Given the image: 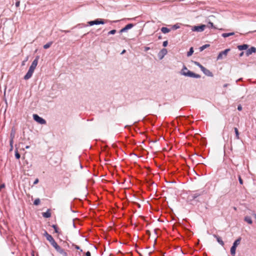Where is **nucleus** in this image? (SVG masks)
Masks as SVG:
<instances>
[{"instance_id":"nucleus-16","label":"nucleus","mask_w":256,"mask_h":256,"mask_svg":"<svg viewBox=\"0 0 256 256\" xmlns=\"http://www.w3.org/2000/svg\"><path fill=\"white\" fill-rule=\"evenodd\" d=\"M42 215L44 218H48L50 217L51 214L50 212V210L48 209L46 212H43L42 214Z\"/></svg>"},{"instance_id":"nucleus-4","label":"nucleus","mask_w":256,"mask_h":256,"mask_svg":"<svg viewBox=\"0 0 256 256\" xmlns=\"http://www.w3.org/2000/svg\"><path fill=\"white\" fill-rule=\"evenodd\" d=\"M106 23L105 20L103 19L98 18L94 20L90 21L88 22V24L90 26H92L94 25H98V24H104Z\"/></svg>"},{"instance_id":"nucleus-14","label":"nucleus","mask_w":256,"mask_h":256,"mask_svg":"<svg viewBox=\"0 0 256 256\" xmlns=\"http://www.w3.org/2000/svg\"><path fill=\"white\" fill-rule=\"evenodd\" d=\"M214 237L216 239L218 242L222 246H224V242L222 240V238L218 236L216 234H214Z\"/></svg>"},{"instance_id":"nucleus-13","label":"nucleus","mask_w":256,"mask_h":256,"mask_svg":"<svg viewBox=\"0 0 256 256\" xmlns=\"http://www.w3.org/2000/svg\"><path fill=\"white\" fill-rule=\"evenodd\" d=\"M256 52V48L254 46H252L246 51V56H249L252 53L255 52Z\"/></svg>"},{"instance_id":"nucleus-22","label":"nucleus","mask_w":256,"mask_h":256,"mask_svg":"<svg viewBox=\"0 0 256 256\" xmlns=\"http://www.w3.org/2000/svg\"><path fill=\"white\" fill-rule=\"evenodd\" d=\"M210 46V44H206L204 45H203L202 46H200V52L203 51L204 49Z\"/></svg>"},{"instance_id":"nucleus-46","label":"nucleus","mask_w":256,"mask_h":256,"mask_svg":"<svg viewBox=\"0 0 256 256\" xmlns=\"http://www.w3.org/2000/svg\"><path fill=\"white\" fill-rule=\"evenodd\" d=\"M244 55V52H242L240 54V56L241 57Z\"/></svg>"},{"instance_id":"nucleus-43","label":"nucleus","mask_w":256,"mask_h":256,"mask_svg":"<svg viewBox=\"0 0 256 256\" xmlns=\"http://www.w3.org/2000/svg\"><path fill=\"white\" fill-rule=\"evenodd\" d=\"M20 2H16V7L19 6H20Z\"/></svg>"},{"instance_id":"nucleus-12","label":"nucleus","mask_w":256,"mask_h":256,"mask_svg":"<svg viewBox=\"0 0 256 256\" xmlns=\"http://www.w3.org/2000/svg\"><path fill=\"white\" fill-rule=\"evenodd\" d=\"M202 71L203 72V73L208 76H210V77H212L213 76V74L209 70H208L206 69V68H202Z\"/></svg>"},{"instance_id":"nucleus-7","label":"nucleus","mask_w":256,"mask_h":256,"mask_svg":"<svg viewBox=\"0 0 256 256\" xmlns=\"http://www.w3.org/2000/svg\"><path fill=\"white\" fill-rule=\"evenodd\" d=\"M204 190L195 192L193 194H192L189 196V197L190 198V200H194V199L196 198L198 196L202 195L204 193Z\"/></svg>"},{"instance_id":"nucleus-1","label":"nucleus","mask_w":256,"mask_h":256,"mask_svg":"<svg viewBox=\"0 0 256 256\" xmlns=\"http://www.w3.org/2000/svg\"><path fill=\"white\" fill-rule=\"evenodd\" d=\"M78 168L80 169L82 168V166L78 157H76L72 162H68L66 166V170L65 172V184L70 183V178L74 176Z\"/></svg>"},{"instance_id":"nucleus-42","label":"nucleus","mask_w":256,"mask_h":256,"mask_svg":"<svg viewBox=\"0 0 256 256\" xmlns=\"http://www.w3.org/2000/svg\"><path fill=\"white\" fill-rule=\"evenodd\" d=\"M29 72H30V73H32V74H33L34 72V70H32L30 68H29L28 70Z\"/></svg>"},{"instance_id":"nucleus-50","label":"nucleus","mask_w":256,"mask_h":256,"mask_svg":"<svg viewBox=\"0 0 256 256\" xmlns=\"http://www.w3.org/2000/svg\"><path fill=\"white\" fill-rule=\"evenodd\" d=\"M242 80V78H239L238 80L236 81V82H237L238 81L241 80Z\"/></svg>"},{"instance_id":"nucleus-15","label":"nucleus","mask_w":256,"mask_h":256,"mask_svg":"<svg viewBox=\"0 0 256 256\" xmlns=\"http://www.w3.org/2000/svg\"><path fill=\"white\" fill-rule=\"evenodd\" d=\"M248 47V46L247 44H243L238 46V49L240 50H246Z\"/></svg>"},{"instance_id":"nucleus-27","label":"nucleus","mask_w":256,"mask_h":256,"mask_svg":"<svg viewBox=\"0 0 256 256\" xmlns=\"http://www.w3.org/2000/svg\"><path fill=\"white\" fill-rule=\"evenodd\" d=\"M52 44V42H48L47 44H44V49H47V48H49L51 46Z\"/></svg>"},{"instance_id":"nucleus-10","label":"nucleus","mask_w":256,"mask_h":256,"mask_svg":"<svg viewBox=\"0 0 256 256\" xmlns=\"http://www.w3.org/2000/svg\"><path fill=\"white\" fill-rule=\"evenodd\" d=\"M38 59H39V56H37L36 58L32 62V64H31V65L30 67V68L34 70L36 68V66L38 65Z\"/></svg>"},{"instance_id":"nucleus-33","label":"nucleus","mask_w":256,"mask_h":256,"mask_svg":"<svg viewBox=\"0 0 256 256\" xmlns=\"http://www.w3.org/2000/svg\"><path fill=\"white\" fill-rule=\"evenodd\" d=\"M116 32V30H111L110 31L108 34V35H110V34H115Z\"/></svg>"},{"instance_id":"nucleus-11","label":"nucleus","mask_w":256,"mask_h":256,"mask_svg":"<svg viewBox=\"0 0 256 256\" xmlns=\"http://www.w3.org/2000/svg\"><path fill=\"white\" fill-rule=\"evenodd\" d=\"M132 24H128L120 30V33L126 32V30L132 28L134 26Z\"/></svg>"},{"instance_id":"nucleus-29","label":"nucleus","mask_w":256,"mask_h":256,"mask_svg":"<svg viewBox=\"0 0 256 256\" xmlns=\"http://www.w3.org/2000/svg\"><path fill=\"white\" fill-rule=\"evenodd\" d=\"M234 132L236 134V139H239V132H238V128H234Z\"/></svg>"},{"instance_id":"nucleus-6","label":"nucleus","mask_w":256,"mask_h":256,"mask_svg":"<svg viewBox=\"0 0 256 256\" xmlns=\"http://www.w3.org/2000/svg\"><path fill=\"white\" fill-rule=\"evenodd\" d=\"M33 118L35 121L38 122L40 124H46V121L45 120L42 118L40 117L36 114H34L33 115Z\"/></svg>"},{"instance_id":"nucleus-45","label":"nucleus","mask_w":256,"mask_h":256,"mask_svg":"<svg viewBox=\"0 0 256 256\" xmlns=\"http://www.w3.org/2000/svg\"><path fill=\"white\" fill-rule=\"evenodd\" d=\"M209 24L210 25L211 27H212V28L214 27V24L212 22H210Z\"/></svg>"},{"instance_id":"nucleus-20","label":"nucleus","mask_w":256,"mask_h":256,"mask_svg":"<svg viewBox=\"0 0 256 256\" xmlns=\"http://www.w3.org/2000/svg\"><path fill=\"white\" fill-rule=\"evenodd\" d=\"M170 29L166 28V27H162L161 28V31L164 34H166L170 32Z\"/></svg>"},{"instance_id":"nucleus-28","label":"nucleus","mask_w":256,"mask_h":256,"mask_svg":"<svg viewBox=\"0 0 256 256\" xmlns=\"http://www.w3.org/2000/svg\"><path fill=\"white\" fill-rule=\"evenodd\" d=\"M180 27V26L178 24H175L173 26H172V29L173 30H177L178 28H179Z\"/></svg>"},{"instance_id":"nucleus-3","label":"nucleus","mask_w":256,"mask_h":256,"mask_svg":"<svg viewBox=\"0 0 256 256\" xmlns=\"http://www.w3.org/2000/svg\"><path fill=\"white\" fill-rule=\"evenodd\" d=\"M180 74L182 76L190 78H200V74H195L194 72L189 70L184 65L183 66L180 72Z\"/></svg>"},{"instance_id":"nucleus-38","label":"nucleus","mask_w":256,"mask_h":256,"mask_svg":"<svg viewBox=\"0 0 256 256\" xmlns=\"http://www.w3.org/2000/svg\"><path fill=\"white\" fill-rule=\"evenodd\" d=\"M238 110H239V111H240L242 110V106L241 105H239L238 106Z\"/></svg>"},{"instance_id":"nucleus-8","label":"nucleus","mask_w":256,"mask_h":256,"mask_svg":"<svg viewBox=\"0 0 256 256\" xmlns=\"http://www.w3.org/2000/svg\"><path fill=\"white\" fill-rule=\"evenodd\" d=\"M230 51V48H227L224 50V51L220 52L217 56V60L223 59L224 57H226L228 52Z\"/></svg>"},{"instance_id":"nucleus-2","label":"nucleus","mask_w":256,"mask_h":256,"mask_svg":"<svg viewBox=\"0 0 256 256\" xmlns=\"http://www.w3.org/2000/svg\"><path fill=\"white\" fill-rule=\"evenodd\" d=\"M44 235L46 236V240L50 242L52 246L55 248L58 252L60 254L63 252V250L57 244L51 235L49 234L46 231L44 232Z\"/></svg>"},{"instance_id":"nucleus-49","label":"nucleus","mask_w":256,"mask_h":256,"mask_svg":"<svg viewBox=\"0 0 256 256\" xmlns=\"http://www.w3.org/2000/svg\"><path fill=\"white\" fill-rule=\"evenodd\" d=\"M30 148V146H26V149H28Z\"/></svg>"},{"instance_id":"nucleus-36","label":"nucleus","mask_w":256,"mask_h":256,"mask_svg":"<svg viewBox=\"0 0 256 256\" xmlns=\"http://www.w3.org/2000/svg\"><path fill=\"white\" fill-rule=\"evenodd\" d=\"M10 151H12L13 150V143H11V141H10Z\"/></svg>"},{"instance_id":"nucleus-55","label":"nucleus","mask_w":256,"mask_h":256,"mask_svg":"<svg viewBox=\"0 0 256 256\" xmlns=\"http://www.w3.org/2000/svg\"><path fill=\"white\" fill-rule=\"evenodd\" d=\"M70 210H71L72 212H74V211L72 210L71 209H70Z\"/></svg>"},{"instance_id":"nucleus-23","label":"nucleus","mask_w":256,"mask_h":256,"mask_svg":"<svg viewBox=\"0 0 256 256\" xmlns=\"http://www.w3.org/2000/svg\"><path fill=\"white\" fill-rule=\"evenodd\" d=\"M240 238H239L237 239L233 243L232 246L236 247L240 244Z\"/></svg>"},{"instance_id":"nucleus-53","label":"nucleus","mask_w":256,"mask_h":256,"mask_svg":"<svg viewBox=\"0 0 256 256\" xmlns=\"http://www.w3.org/2000/svg\"><path fill=\"white\" fill-rule=\"evenodd\" d=\"M228 86V84H224V87H226Z\"/></svg>"},{"instance_id":"nucleus-5","label":"nucleus","mask_w":256,"mask_h":256,"mask_svg":"<svg viewBox=\"0 0 256 256\" xmlns=\"http://www.w3.org/2000/svg\"><path fill=\"white\" fill-rule=\"evenodd\" d=\"M206 25L201 24L200 26H194L192 28V30L193 32H202L204 30Z\"/></svg>"},{"instance_id":"nucleus-34","label":"nucleus","mask_w":256,"mask_h":256,"mask_svg":"<svg viewBox=\"0 0 256 256\" xmlns=\"http://www.w3.org/2000/svg\"><path fill=\"white\" fill-rule=\"evenodd\" d=\"M238 181H239L240 184H243V180L242 179L240 176V175L238 176Z\"/></svg>"},{"instance_id":"nucleus-41","label":"nucleus","mask_w":256,"mask_h":256,"mask_svg":"<svg viewBox=\"0 0 256 256\" xmlns=\"http://www.w3.org/2000/svg\"><path fill=\"white\" fill-rule=\"evenodd\" d=\"M75 248H76V250H80V252H82V250L80 249V246H78L76 245V246H75Z\"/></svg>"},{"instance_id":"nucleus-56","label":"nucleus","mask_w":256,"mask_h":256,"mask_svg":"<svg viewBox=\"0 0 256 256\" xmlns=\"http://www.w3.org/2000/svg\"><path fill=\"white\" fill-rule=\"evenodd\" d=\"M184 0H179V1H184Z\"/></svg>"},{"instance_id":"nucleus-37","label":"nucleus","mask_w":256,"mask_h":256,"mask_svg":"<svg viewBox=\"0 0 256 256\" xmlns=\"http://www.w3.org/2000/svg\"><path fill=\"white\" fill-rule=\"evenodd\" d=\"M38 181H39L38 179V178H36L35 180L34 181V184H37L38 182Z\"/></svg>"},{"instance_id":"nucleus-48","label":"nucleus","mask_w":256,"mask_h":256,"mask_svg":"<svg viewBox=\"0 0 256 256\" xmlns=\"http://www.w3.org/2000/svg\"><path fill=\"white\" fill-rule=\"evenodd\" d=\"M126 52V50H124L122 52H121V54H124V52Z\"/></svg>"},{"instance_id":"nucleus-26","label":"nucleus","mask_w":256,"mask_h":256,"mask_svg":"<svg viewBox=\"0 0 256 256\" xmlns=\"http://www.w3.org/2000/svg\"><path fill=\"white\" fill-rule=\"evenodd\" d=\"M193 52H194V50H193V48L192 47V48H190V50L188 52L187 56H190L192 55Z\"/></svg>"},{"instance_id":"nucleus-32","label":"nucleus","mask_w":256,"mask_h":256,"mask_svg":"<svg viewBox=\"0 0 256 256\" xmlns=\"http://www.w3.org/2000/svg\"><path fill=\"white\" fill-rule=\"evenodd\" d=\"M52 227L54 228V231L56 233H59L58 228L56 225L53 224L52 226Z\"/></svg>"},{"instance_id":"nucleus-25","label":"nucleus","mask_w":256,"mask_h":256,"mask_svg":"<svg viewBox=\"0 0 256 256\" xmlns=\"http://www.w3.org/2000/svg\"><path fill=\"white\" fill-rule=\"evenodd\" d=\"M194 64L196 66H198L202 70V68H204V66H202L198 62H194Z\"/></svg>"},{"instance_id":"nucleus-54","label":"nucleus","mask_w":256,"mask_h":256,"mask_svg":"<svg viewBox=\"0 0 256 256\" xmlns=\"http://www.w3.org/2000/svg\"><path fill=\"white\" fill-rule=\"evenodd\" d=\"M161 38V36H158V39H160Z\"/></svg>"},{"instance_id":"nucleus-52","label":"nucleus","mask_w":256,"mask_h":256,"mask_svg":"<svg viewBox=\"0 0 256 256\" xmlns=\"http://www.w3.org/2000/svg\"><path fill=\"white\" fill-rule=\"evenodd\" d=\"M253 216H254V218H256V214H253Z\"/></svg>"},{"instance_id":"nucleus-35","label":"nucleus","mask_w":256,"mask_h":256,"mask_svg":"<svg viewBox=\"0 0 256 256\" xmlns=\"http://www.w3.org/2000/svg\"><path fill=\"white\" fill-rule=\"evenodd\" d=\"M168 44V42L167 40L164 41L162 44V46L164 47H166Z\"/></svg>"},{"instance_id":"nucleus-47","label":"nucleus","mask_w":256,"mask_h":256,"mask_svg":"<svg viewBox=\"0 0 256 256\" xmlns=\"http://www.w3.org/2000/svg\"><path fill=\"white\" fill-rule=\"evenodd\" d=\"M150 50V48L149 47H146L145 48V50Z\"/></svg>"},{"instance_id":"nucleus-17","label":"nucleus","mask_w":256,"mask_h":256,"mask_svg":"<svg viewBox=\"0 0 256 256\" xmlns=\"http://www.w3.org/2000/svg\"><path fill=\"white\" fill-rule=\"evenodd\" d=\"M32 76V73H30V72L28 70V72H26V74L24 76V78L25 80H28L29 78H30Z\"/></svg>"},{"instance_id":"nucleus-24","label":"nucleus","mask_w":256,"mask_h":256,"mask_svg":"<svg viewBox=\"0 0 256 256\" xmlns=\"http://www.w3.org/2000/svg\"><path fill=\"white\" fill-rule=\"evenodd\" d=\"M14 132H12L10 134V141H11V143H14Z\"/></svg>"},{"instance_id":"nucleus-39","label":"nucleus","mask_w":256,"mask_h":256,"mask_svg":"<svg viewBox=\"0 0 256 256\" xmlns=\"http://www.w3.org/2000/svg\"><path fill=\"white\" fill-rule=\"evenodd\" d=\"M86 256H91V254H90V252L88 251V252L86 253Z\"/></svg>"},{"instance_id":"nucleus-19","label":"nucleus","mask_w":256,"mask_h":256,"mask_svg":"<svg viewBox=\"0 0 256 256\" xmlns=\"http://www.w3.org/2000/svg\"><path fill=\"white\" fill-rule=\"evenodd\" d=\"M234 32H229V33H223L222 34V36L224 38H227L230 36H234Z\"/></svg>"},{"instance_id":"nucleus-44","label":"nucleus","mask_w":256,"mask_h":256,"mask_svg":"<svg viewBox=\"0 0 256 256\" xmlns=\"http://www.w3.org/2000/svg\"><path fill=\"white\" fill-rule=\"evenodd\" d=\"M28 60V57H27V58H26V60H24V61L22 62V64L23 66H24V65L25 62H26V61Z\"/></svg>"},{"instance_id":"nucleus-18","label":"nucleus","mask_w":256,"mask_h":256,"mask_svg":"<svg viewBox=\"0 0 256 256\" xmlns=\"http://www.w3.org/2000/svg\"><path fill=\"white\" fill-rule=\"evenodd\" d=\"M244 220L249 224H252V222L251 218L249 216H245L244 218Z\"/></svg>"},{"instance_id":"nucleus-21","label":"nucleus","mask_w":256,"mask_h":256,"mask_svg":"<svg viewBox=\"0 0 256 256\" xmlns=\"http://www.w3.org/2000/svg\"><path fill=\"white\" fill-rule=\"evenodd\" d=\"M236 247L233 246H232L230 248V254L233 256H234L236 254Z\"/></svg>"},{"instance_id":"nucleus-9","label":"nucleus","mask_w":256,"mask_h":256,"mask_svg":"<svg viewBox=\"0 0 256 256\" xmlns=\"http://www.w3.org/2000/svg\"><path fill=\"white\" fill-rule=\"evenodd\" d=\"M167 50L165 48L162 49L158 54V58L160 60H162L164 56L167 54Z\"/></svg>"},{"instance_id":"nucleus-31","label":"nucleus","mask_w":256,"mask_h":256,"mask_svg":"<svg viewBox=\"0 0 256 256\" xmlns=\"http://www.w3.org/2000/svg\"><path fill=\"white\" fill-rule=\"evenodd\" d=\"M40 200L39 198H36L34 202V204L37 206V205H38L40 204Z\"/></svg>"},{"instance_id":"nucleus-40","label":"nucleus","mask_w":256,"mask_h":256,"mask_svg":"<svg viewBox=\"0 0 256 256\" xmlns=\"http://www.w3.org/2000/svg\"><path fill=\"white\" fill-rule=\"evenodd\" d=\"M5 186V184H2L0 186V191L1 190L2 188H4Z\"/></svg>"},{"instance_id":"nucleus-30","label":"nucleus","mask_w":256,"mask_h":256,"mask_svg":"<svg viewBox=\"0 0 256 256\" xmlns=\"http://www.w3.org/2000/svg\"><path fill=\"white\" fill-rule=\"evenodd\" d=\"M15 156L16 159H19L20 157V155L18 153V150H16L15 151Z\"/></svg>"},{"instance_id":"nucleus-51","label":"nucleus","mask_w":256,"mask_h":256,"mask_svg":"<svg viewBox=\"0 0 256 256\" xmlns=\"http://www.w3.org/2000/svg\"><path fill=\"white\" fill-rule=\"evenodd\" d=\"M72 226H73L74 228V227H75V224H74V220L72 221Z\"/></svg>"}]
</instances>
